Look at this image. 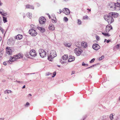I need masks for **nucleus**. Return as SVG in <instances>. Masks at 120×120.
Returning a JSON list of instances; mask_svg holds the SVG:
<instances>
[{"label": "nucleus", "mask_w": 120, "mask_h": 120, "mask_svg": "<svg viewBox=\"0 0 120 120\" xmlns=\"http://www.w3.org/2000/svg\"><path fill=\"white\" fill-rule=\"evenodd\" d=\"M104 18L105 20L108 22L109 24H111L114 21V20L112 16L111 15H110L109 13L108 15H105L104 16Z\"/></svg>", "instance_id": "1"}, {"label": "nucleus", "mask_w": 120, "mask_h": 120, "mask_svg": "<svg viewBox=\"0 0 120 120\" xmlns=\"http://www.w3.org/2000/svg\"><path fill=\"white\" fill-rule=\"evenodd\" d=\"M22 55L19 53L18 55L14 56L13 57H11L9 60L11 62H12L16 61L17 59L22 58Z\"/></svg>", "instance_id": "2"}, {"label": "nucleus", "mask_w": 120, "mask_h": 120, "mask_svg": "<svg viewBox=\"0 0 120 120\" xmlns=\"http://www.w3.org/2000/svg\"><path fill=\"white\" fill-rule=\"evenodd\" d=\"M57 56L56 52L55 50H53L50 51V56H48V59L49 61H51V59L54 58Z\"/></svg>", "instance_id": "3"}, {"label": "nucleus", "mask_w": 120, "mask_h": 120, "mask_svg": "<svg viewBox=\"0 0 120 120\" xmlns=\"http://www.w3.org/2000/svg\"><path fill=\"white\" fill-rule=\"evenodd\" d=\"M6 53L9 55H11L12 52L13 51V49L12 48L9 47H7L6 48Z\"/></svg>", "instance_id": "4"}, {"label": "nucleus", "mask_w": 120, "mask_h": 120, "mask_svg": "<svg viewBox=\"0 0 120 120\" xmlns=\"http://www.w3.org/2000/svg\"><path fill=\"white\" fill-rule=\"evenodd\" d=\"M82 52L81 49L78 48H75L74 50L75 53L77 56H79Z\"/></svg>", "instance_id": "5"}, {"label": "nucleus", "mask_w": 120, "mask_h": 120, "mask_svg": "<svg viewBox=\"0 0 120 120\" xmlns=\"http://www.w3.org/2000/svg\"><path fill=\"white\" fill-rule=\"evenodd\" d=\"M39 53L40 56L42 58H44L46 55V52L44 50L42 49H40Z\"/></svg>", "instance_id": "6"}, {"label": "nucleus", "mask_w": 120, "mask_h": 120, "mask_svg": "<svg viewBox=\"0 0 120 120\" xmlns=\"http://www.w3.org/2000/svg\"><path fill=\"white\" fill-rule=\"evenodd\" d=\"M39 22L40 24H44L46 22V19L45 17L42 16L39 18Z\"/></svg>", "instance_id": "7"}, {"label": "nucleus", "mask_w": 120, "mask_h": 120, "mask_svg": "<svg viewBox=\"0 0 120 120\" xmlns=\"http://www.w3.org/2000/svg\"><path fill=\"white\" fill-rule=\"evenodd\" d=\"M29 33L30 35L32 36H35L37 34V32L34 30L30 29L29 31Z\"/></svg>", "instance_id": "8"}, {"label": "nucleus", "mask_w": 120, "mask_h": 120, "mask_svg": "<svg viewBox=\"0 0 120 120\" xmlns=\"http://www.w3.org/2000/svg\"><path fill=\"white\" fill-rule=\"evenodd\" d=\"M94 50H97L100 48V46L98 44H94L92 46Z\"/></svg>", "instance_id": "9"}, {"label": "nucleus", "mask_w": 120, "mask_h": 120, "mask_svg": "<svg viewBox=\"0 0 120 120\" xmlns=\"http://www.w3.org/2000/svg\"><path fill=\"white\" fill-rule=\"evenodd\" d=\"M112 4L113 6H110V8H114L113 10L115 9L116 8V7H119V3H118V2H117V3H113Z\"/></svg>", "instance_id": "10"}, {"label": "nucleus", "mask_w": 120, "mask_h": 120, "mask_svg": "<svg viewBox=\"0 0 120 120\" xmlns=\"http://www.w3.org/2000/svg\"><path fill=\"white\" fill-rule=\"evenodd\" d=\"M63 12L66 15H68L70 13V11L69 9L67 8H64V9Z\"/></svg>", "instance_id": "11"}, {"label": "nucleus", "mask_w": 120, "mask_h": 120, "mask_svg": "<svg viewBox=\"0 0 120 120\" xmlns=\"http://www.w3.org/2000/svg\"><path fill=\"white\" fill-rule=\"evenodd\" d=\"M30 55L32 56H36V54L35 53V51L34 50H31L29 52Z\"/></svg>", "instance_id": "12"}, {"label": "nucleus", "mask_w": 120, "mask_h": 120, "mask_svg": "<svg viewBox=\"0 0 120 120\" xmlns=\"http://www.w3.org/2000/svg\"><path fill=\"white\" fill-rule=\"evenodd\" d=\"M109 14L110 15L112 16L114 18H117V17L119 15V14L117 13H116L113 12H110L109 13Z\"/></svg>", "instance_id": "13"}, {"label": "nucleus", "mask_w": 120, "mask_h": 120, "mask_svg": "<svg viewBox=\"0 0 120 120\" xmlns=\"http://www.w3.org/2000/svg\"><path fill=\"white\" fill-rule=\"evenodd\" d=\"M112 27L111 25L109 26L107 25L106 27V31L107 32H108L110 30L112 29Z\"/></svg>", "instance_id": "14"}, {"label": "nucleus", "mask_w": 120, "mask_h": 120, "mask_svg": "<svg viewBox=\"0 0 120 120\" xmlns=\"http://www.w3.org/2000/svg\"><path fill=\"white\" fill-rule=\"evenodd\" d=\"M75 60V57L72 56H69L68 59V62H70L73 61Z\"/></svg>", "instance_id": "15"}, {"label": "nucleus", "mask_w": 120, "mask_h": 120, "mask_svg": "<svg viewBox=\"0 0 120 120\" xmlns=\"http://www.w3.org/2000/svg\"><path fill=\"white\" fill-rule=\"evenodd\" d=\"M38 29L42 33H43L45 32V29L44 28L42 27H38Z\"/></svg>", "instance_id": "16"}, {"label": "nucleus", "mask_w": 120, "mask_h": 120, "mask_svg": "<svg viewBox=\"0 0 120 120\" xmlns=\"http://www.w3.org/2000/svg\"><path fill=\"white\" fill-rule=\"evenodd\" d=\"M26 8L27 9H34V8L32 5H27L26 6Z\"/></svg>", "instance_id": "17"}, {"label": "nucleus", "mask_w": 120, "mask_h": 120, "mask_svg": "<svg viewBox=\"0 0 120 120\" xmlns=\"http://www.w3.org/2000/svg\"><path fill=\"white\" fill-rule=\"evenodd\" d=\"M49 29L52 30H54L55 29L54 26L52 24H50L49 27Z\"/></svg>", "instance_id": "18"}, {"label": "nucleus", "mask_w": 120, "mask_h": 120, "mask_svg": "<svg viewBox=\"0 0 120 120\" xmlns=\"http://www.w3.org/2000/svg\"><path fill=\"white\" fill-rule=\"evenodd\" d=\"M15 38L17 39H21L22 38V35L19 34L16 36Z\"/></svg>", "instance_id": "19"}, {"label": "nucleus", "mask_w": 120, "mask_h": 120, "mask_svg": "<svg viewBox=\"0 0 120 120\" xmlns=\"http://www.w3.org/2000/svg\"><path fill=\"white\" fill-rule=\"evenodd\" d=\"M81 45L82 47L85 48L87 46V44L86 42H82L81 43Z\"/></svg>", "instance_id": "20"}, {"label": "nucleus", "mask_w": 120, "mask_h": 120, "mask_svg": "<svg viewBox=\"0 0 120 120\" xmlns=\"http://www.w3.org/2000/svg\"><path fill=\"white\" fill-rule=\"evenodd\" d=\"M68 58V56L66 55H64L62 56V58L63 60H67Z\"/></svg>", "instance_id": "21"}, {"label": "nucleus", "mask_w": 120, "mask_h": 120, "mask_svg": "<svg viewBox=\"0 0 120 120\" xmlns=\"http://www.w3.org/2000/svg\"><path fill=\"white\" fill-rule=\"evenodd\" d=\"M27 15L29 18L30 19L31 18L32 14L31 13H27Z\"/></svg>", "instance_id": "22"}, {"label": "nucleus", "mask_w": 120, "mask_h": 120, "mask_svg": "<svg viewBox=\"0 0 120 120\" xmlns=\"http://www.w3.org/2000/svg\"><path fill=\"white\" fill-rule=\"evenodd\" d=\"M53 18V19H52V21L53 23H56L57 22V20H56V17L55 16L54 18Z\"/></svg>", "instance_id": "23"}, {"label": "nucleus", "mask_w": 120, "mask_h": 120, "mask_svg": "<svg viewBox=\"0 0 120 120\" xmlns=\"http://www.w3.org/2000/svg\"><path fill=\"white\" fill-rule=\"evenodd\" d=\"M102 33L105 36L109 37L110 35L108 33H104L103 32H102Z\"/></svg>", "instance_id": "24"}, {"label": "nucleus", "mask_w": 120, "mask_h": 120, "mask_svg": "<svg viewBox=\"0 0 120 120\" xmlns=\"http://www.w3.org/2000/svg\"><path fill=\"white\" fill-rule=\"evenodd\" d=\"M64 45L66 47H70L71 46V44L69 43H65L64 44Z\"/></svg>", "instance_id": "25"}, {"label": "nucleus", "mask_w": 120, "mask_h": 120, "mask_svg": "<svg viewBox=\"0 0 120 120\" xmlns=\"http://www.w3.org/2000/svg\"><path fill=\"white\" fill-rule=\"evenodd\" d=\"M3 20L4 23H5L7 22V18L4 17H3Z\"/></svg>", "instance_id": "26"}, {"label": "nucleus", "mask_w": 120, "mask_h": 120, "mask_svg": "<svg viewBox=\"0 0 120 120\" xmlns=\"http://www.w3.org/2000/svg\"><path fill=\"white\" fill-rule=\"evenodd\" d=\"M0 13L3 16H6V15H7L6 13H4V12H2L0 11Z\"/></svg>", "instance_id": "27"}, {"label": "nucleus", "mask_w": 120, "mask_h": 120, "mask_svg": "<svg viewBox=\"0 0 120 120\" xmlns=\"http://www.w3.org/2000/svg\"><path fill=\"white\" fill-rule=\"evenodd\" d=\"M60 61L62 64L65 63H66V61H62L61 59L60 60Z\"/></svg>", "instance_id": "28"}, {"label": "nucleus", "mask_w": 120, "mask_h": 120, "mask_svg": "<svg viewBox=\"0 0 120 120\" xmlns=\"http://www.w3.org/2000/svg\"><path fill=\"white\" fill-rule=\"evenodd\" d=\"M3 53V50H1L0 52V57H1L2 55V54Z\"/></svg>", "instance_id": "29"}, {"label": "nucleus", "mask_w": 120, "mask_h": 120, "mask_svg": "<svg viewBox=\"0 0 120 120\" xmlns=\"http://www.w3.org/2000/svg\"><path fill=\"white\" fill-rule=\"evenodd\" d=\"M110 118L111 120H112L113 119V115L112 114H111L110 116Z\"/></svg>", "instance_id": "30"}, {"label": "nucleus", "mask_w": 120, "mask_h": 120, "mask_svg": "<svg viewBox=\"0 0 120 120\" xmlns=\"http://www.w3.org/2000/svg\"><path fill=\"white\" fill-rule=\"evenodd\" d=\"M104 58V56L103 55L101 56V57L99 58V60H101L102 59H103Z\"/></svg>", "instance_id": "31"}, {"label": "nucleus", "mask_w": 120, "mask_h": 120, "mask_svg": "<svg viewBox=\"0 0 120 120\" xmlns=\"http://www.w3.org/2000/svg\"><path fill=\"white\" fill-rule=\"evenodd\" d=\"M29 105V103L28 102H27L26 103L25 105L24 106L26 107H28Z\"/></svg>", "instance_id": "32"}, {"label": "nucleus", "mask_w": 120, "mask_h": 120, "mask_svg": "<svg viewBox=\"0 0 120 120\" xmlns=\"http://www.w3.org/2000/svg\"><path fill=\"white\" fill-rule=\"evenodd\" d=\"M78 24L79 25H81V22L80 20L78 19Z\"/></svg>", "instance_id": "33"}, {"label": "nucleus", "mask_w": 120, "mask_h": 120, "mask_svg": "<svg viewBox=\"0 0 120 120\" xmlns=\"http://www.w3.org/2000/svg\"><path fill=\"white\" fill-rule=\"evenodd\" d=\"M95 60V59L94 58H93V59H92V60H90V63H92L93 62H94V61Z\"/></svg>", "instance_id": "34"}, {"label": "nucleus", "mask_w": 120, "mask_h": 120, "mask_svg": "<svg viewBox=\"0 0 120 120\" xmlns=\"http://www.w3.org/2000/svg\"><path fill=\"white\" fill-rule=\"evenodd\" d=\"M88 16L87 15H85L83 17V19H87Z\"/></svg>", "instance_id": "35"}, {"label": "nucleus", "mask_w": 120, "mask_h": 120, "mask_svg": "<svg viewBox=\"0 0 120 120\" xmlns=\"http://www.w3.org/2000/svg\"><path fill=\"white\" fill-rule=\"evenodd\" d=\"M56 72L55 71V72H54L53 73V75L52 76V77H54L56 75Z\"/></svg>", "instance_id": "36"}, {"label": "nucleus", "mask_w": 120, "mask_h": 120, "mask_svg": "<svg viewBox=\"0 0 120 120\" xmlns=\"http://www.w3.org/2000/svg\"><path fill=\"white\" fill-rule=\"evenodd\" d=\"M16 82H17L19 83L20 84H22L23 82L20 81H18L17 80H16Z\"/></svg>", "instance_id": "37"}, {"label": "nucleus", "mask_w": 120, "mask_h": 120, "mask_svg": "<svg viewBox=\"0 0 120 120\" xmlns=\"http://www.w3.org/2000/svg\"><path fill=\"white\" fill-rule=\"evenodd\" d=\"M64 20L66 22L68 21V19L67 18L65 17L64 18Z\"/></svg>", "instance_id": "38"}, {"label": "nucleus", "mask_w": 120, "mask_h": 120, "mask_svg": "<svg viewBox=\"0 0 120 120\" xmlns=\"http://www.w3.org/2000/svg\"><path fill=\"white\" fill-rule=\"evenodd\" d=\"M116 48H119L120 47V44H117L116 46Z\"/></svg>", "instance_id": "39"}, {"label": "nucleus", "mask_w": 120, "mask_h": 120, "mask_svg": "<svg viewBox=\"0 0 120 120\" xmlns=\"http://www.w3.org/2000/svg\"><path fill=\"white\" fill-rule=\"evenodd\" d=\"M96 65V64H95L94 65H93L92 66H90V67H88V68H86V69H89V68H91V67H94V66H95Z\"/></svg>", "instance_id": "40"}, {"label": "nucleus", "mask_w": 120, "mask_h": 120, "mask_svg": "<svg viewBox=\"0 0 120 120\" xmlns=\"http://www.w3.org/2000/svg\"><path fill=\"white\" fill-rule=\"evenodd\" d=\"M12 91L10 90H8L7 94H9L11 93Z\"/></svg>", "instance_id": "41"}, {"label": "nucleus", "mask_w": 120, "mask_h": 120, "mask_svg": "<svg viewBox=\"0 0 120 120\" xmlns=\"http://www.w3.org/2000/svg\"><path fill=\"white\" fill-rule=\"evenodd\" d=\"M93 91V90H91L90 91H88V93L89 94H89H91V93Z\"/></svg>", "instance_id": "42"}, {"label": "nucleus", "mask_w": 120, "mask_h": 120, "mask_svg": "<svg viewBox=\"0 0 120 120\" xmlns=\"http://www.w3.org/2000/svg\"><path fill=\"white\" fill-rule=\"evenodd\" d=\"M86 64L84 63V62H83L82 63V66H86Z\"/></svg>", "instance_id": "43"}, {"label": "nucleus", "mask_w": 120, "mask_h": 120, "mask_svg": "<svg viewBox=\"0 0 120 120\" xmlns=\"http://www.w3.org/2000/svg\"><path fill=\"white\" fill-rule=\"evenodd\" d=\"M31 28H34V26L33 25V24H32V25H31Z\"/></svg>", "instance_id": "44"}, {"label": "nucleus", "mask_w": 120, "mask_h": 120, "mask_svg": "<svg viewBox=\"0 0 120 120\" xmlns=\"http://www.w3.org/2000/svg\"><path fill=\"white\" fill-rule=\"evenodd\" d=\"M3 64L5 65H6L7 64L5 62H4L3 63Z\"/></svg>", "instance_id": "45"}, {"label": "nucleus", "mask_w": 120, "mask_h": 120, "mask_svg": "<svg viewBox=\"0 0 120 120\" xmlns=\"http://www.w3.org/2000/svg\"><path fill=\"white\" fill-rule=\"evenodd\" d=\"M96 38L97 40H98V39H99V37L98 36H96Z\"/></svg>", "instance_id": "46"}, {"label": "nucleus", "mask_w": 120, "mask_h": 120, "mask_svg": "<svg viewBox=\"0 0 120 120\" xmlns=\"http://www.w3.org/2000/svg\"><path fill=\"white\" fill-rule=\"evenodd\" d=\"M8 90H5L4 91V93L5 94H7Z\"/></svg>", "instance_id": "47"}, {"label": "nucleus", "mask_w": 120, "mask_h": 120, "mask_svg": "<svg viewBox=\"0 0 120 120\" xmlns=\"http://www.w3.org/2000/svg\"><path fill=\"white\" fill-rule=\"evenodd\" d=\"M32 96L31 94H28V97H30Z\"/></svg>", "instance_id": "48"}, {"label": "nucleus", "mask_w": 120, "mask_h": 120, "mask_svg": "<svg viewBox=\"0 0 120 120\" xmlns=\"http://www.w3.org/2000/svg\"><path fill=\"white\" fill-rule=\"evenodd\" d=\"M4 70L3 69H0V72L3 71Z\"/></svg>", "instance_id": "49"}, {"label": "nucleus", "mask_w": 120, "mask_h": 120, "mask_svg": "<svg viewBox=\"0 0 120 120\" xmlns=\"http://www.w3.org/2000/svg\"><path fill=\"white\" fill-rule=\"evenodd\" d=\"M26 86L25 85H24L22 87V88L23 89L24 88H25Z\"/></svg>", "instance_id": "50"}, {"label": "nucleus", "mask_w": 120, "mask_h": 120, "mask_svg": "<svg viewBox=\"0 0 120 120\" xmlns=\"http://www.w3.org/2000/svg\"><path fill=\"white\" fill-rule=\"evenodd\" d=\"M50 74V73H47L46 74V76H48Z\"/></svg>", "instance_id": "51"}, {"label": "nucleus", "mask_w": 120, "mask_h": 120, "mask_svg": "<svg viewBox=\"0 0 120 120\" xmlns=\"http://www.w3.org/2000/svg\"><path fill=\"white\" fill-rule=\"evenodd\" d=\"M59 11L60 13L63 11H62L61 9H59Z\"/></svg>", "instance_id": "52"}, {"label": "nucleus", "mask_w": 120, "mask_h": 120, "mask_svg": "<svg viewBox=\"0 0 120 120\" xmlns=\"http://www.w3.org/2000/svg\"><path fill=\"white\" fill-rule=\"evenodd\" d=\"M48 15L49 18V19H50L51 18V17L50 15H49V14H48Z\"/></svg>", "instance_id": "53"}, {"label": "nucleus", "mask_w": 120, "mask_h": 120, "mask_svg": "<svg viewBox=\"0 0 120 120\" xmlns=\"http://www.w3.org/2000/svg\"><path fill=\"white\" fill-rule=\"evenodd\" d=\"M110 40H107V43H109L110 42Z\"/></svg>", "instance_id": "54"}, {"label": "nucleus", "mask_w": 120, "mask_h": 120, "mask_svg": "<svg viewBox=\"0 0 120 120\" xmlns=\"http://www.w3.org/2000/svg\"><path fill=\"white\" fill-rule=\"evenodd\" d=\"M35 74V73H30V74L27 73V74H26L27 75H29L30 74L31 75V74Z\"/></svg>", "instance_id": "55"}, {"label": "nucleus", "mask_w": 120, "mask_h": 120, "mask_svg": "<svg viewBox=\"0 0 120 120\" xmlns=\"http://www.w3.org/2000/svg\"><path fill=\"white\" fill-rule=\"evenodd\" d=\"M6 81V80L5 79H4L3 80L2 82H4Z\"/></svg>", "instance_id": "56"}, {"label": "nucleus", "mask_w": 120, "mask_h": 120, "mask_svg": "<svg viewBox=\"0 0 120 120\" xmlns=\"http://www.w3.org/2000/svg\"><path fill=\"white\" fill-rule=\"evenodd\" d=\"M74 72H75L74 71H72L71 75H72V74H74Z\"/></svg>", "instance_id": "57"}, {"label": "nucleus", "mask_w": 120, "mask_h": 120, "mask_svg": "<svg viewBox=\"0 0 120 120\" xmlns=\"http://www.w3.org/2000/svg\"><path fill=\"white\" fill-rule=\"evenodd\" d=\"M4 119L3 118H0V120H3Z\"/></svg>", "instance_id": "58"}, {"label": "nucleus", "mask_w": 120, "mask_h": 120, "mask_svg": "<svg viewBox=\"0 0 120 120\" xmlns=\"http://www.w3.org/2000/svg\"><path fill=\"white\" fill-rule=\"evenodd\" d=\"M87 10L88 11H91V10L90 9H87Z\"/></svg>", "instance_id": "59"}, {"label": "nucleus", "mask_w": 120, "mask_h": 120, "mask_svg": "<svg viewBox=\"0 0 120 120\" xmlns=\"http://www.w3.org/2000/svg\"><path fill=\"white\" fill-rule=\"evenodd\" d=\"M2 38L1 37H0V41L2 40Z\"/></svg>", "instance_id": "60"}, {"label": "nucleus", "mask_w": 120, "mask_h": 120, "mask_svg": "<svg viewBox=\"0 0 120 120\" xmlns=\"http://www.w3.org/2000/svg\"><path fill=\"white\" fill-rule=\"evenodd\" d=\"M86 66H88V64H86Z\"/></svg>", "instance_id": "61"}, {"label": "nucleus", "mask_w": 120, "mask_h": 120, "mask_svg": "<svg viewBox=\"0 0 120 120\" xmlns=\"http://www.w3.org/2000/svg\"><path fill=\"white\" fill-rule=\"evenodd\" d=\"M119 7H120V3H119Z\"/></svg>", "instance_id": "62"}, {"label": "nucleus", "mask_w": 120, "mask_h": 120, "mask_svg": "<svg viewBox=\"0 0 120 120\" xmlns=\"http://www.w3.org/2000/svg\"><path fill=\"white\" fill-rule=\"evenodd\" d=\"M57 66L59 67H60V65H57Z\"/></svg>", "instance_id": "63"}, {"label": "nucleus", "mask_w": 120, "mask_h": 120, "mask_svg": "<svg viewBox=\"0 0 120 120\" xmlns=\"http://www.w3.org/2000/svg\"><path fill=\"white\" fill-rule=\"evenodd\" d=\"M106 40H107V39H105L104 41H105H105H106Z\"/></svg>", "instance_id": "64"}]
</instances>
